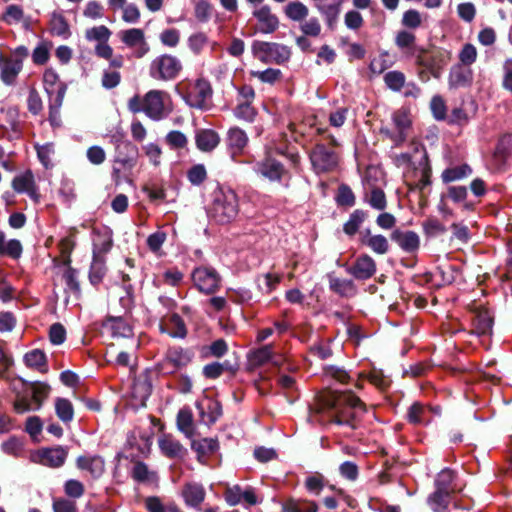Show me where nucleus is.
I'll return each mask as SVG.
<instances>
[{"label":"nucleus","mask_w":512,"mask_h":512,"mask_svg":"<svg viewBox=\"0 0 512 512\" xmlns=\"http://www.w3.org/2000/svg\"><path fill=\"white\" fill-rule=\"evenodd\" d=\"M365 404L352 392L325 390L320 392L310 408L311 417L323 424L345 425L355 429Z\"/></svg>","instance_id":"obj_1"},{"label":"nucleus","mask_w":512,"mask_h":512,"mask_svg":"<svg viewBox=\"0 0 512 512\" xmlns=\"http://www.w3.org/2000/svg\"><path fill=\"white\" fill-rule=\"evenodd\" d=\"M239 201L237 194L228 187L219 186L212 192V201L208 215L219 224H228L238 215Z\"/></svg>","instance_id":"obj_2"},{"label":"nucleus","mask_w":512,"mask_h":512,"mask_svg":"<svg viewBox=\"0 0 512 512\" xmlns=\"http://www.w3.org/2000/svg\"><path fill=\"white\" fill-rule=\"evenodd\" d=\"M411 126L412 119L409 109L401 107L392 113L391 127H382L381 133L385 134L395 145H400L406 140Z\"/></svg>","instance_id":"obj_3"},{"label":"nucleus","mask_w":512,"mask_h":512,"mask_svg":"<svg viewBox=\"0 0 512 512\" xmlns=\"http://www.w3.org/2000/svg\"><path fill=\"white\" fill-rule=\"evenodd\" d=\"M169 97L157 90H151L144 96V113L153 120H160L170 112Z\"/></svg>","instance_id":"obj_4"},{"label":"nucleus","mask_w":512,"mask_h":512,"mask_svg":"<svg viewBox=\"0 0 512 512\" xmlns=\"http://www.w3.org/2000/svg\"><path fill=\"white\" fill-rule=\"evenodd\" d=\"M11 187L18 194H26L34 203L41 200L39 186L31 169L16 174L11 181Z\"/></svg>","instance_id":"obj_5"},{"label":"nucleus","mask_w":512,"mask_h":512,"mask_svg":"<svg viewBox=\"0 0 512 512\" xmlns=\"http://www.w3.org/2000/svg\"><path fill=\"white\" fill-rule=\"evenodd\" d=\"M180 87L186 89L185 100L189 106L199 109L207 107L212 89L206 80L198 79L188 87H185V84L182 83Z\"/></svg>","instance_id":"obj_6"},{"label":"nucleus","mask_w":512,"mask_h":512,"mask_svg":"<svg viewBox=\"0 0 512 512\" xmlns=\"http://www.w3.org/2000/svg\"><path fill=\"white\" fill-rule=\"evenodd\" d=\"M254 51L260 61L278 64L287 62L291 55L289 47L278 43L262 42L254 45Z\"/></svg>","instance_id":"obj_7"},{"label":"nucleus","mask_w":512,"mask_h":512,"mask_svg":"<svg viewBox=\"0 0 512 512\" xmlns=\"http://www.w3.org/2000/svg\"><path fill=\"white\" fill-rule=\"evenodd\" d=\"M192 360V354L181 347H172L166 353L165 358L158 364V369L163 374H173L178 369L187 366Z\"/></svg>","instance_id":"obj_8"},{"label":"nucleus","mask_w":512,"mask_h":512,"mask_svg":"<svg viewBox=\"0 0 512 512\" xmlns=\"http://www.w3.org/2000/svg\"><path fill=\"white\" fill-rule=\"evenodd\" d=\"M310 160L317 173L332 171L338 165V155L323 144H317L312 149Z\"/></svg>","instance_id":"obj_9"},{"label":"nucleus","mask_w":512,"mask_h":512,"mask_svg":"<svg viewBox=\"0 0 512 512\" xmlns=\"http://www.w3.org/2000/svg\"><path fill=\"white\" fill-rule=\"evenodd\" d=\"M192 280L197 289L205 294H212L220 284V277L217 272L208 267H198L192 273Z\"/></svg>","instance_id":"obj_10"},{"label":"nucleus","mask_w":512,"mask_h":512,"mask_svg":"<svg viewBox=\"0 0 512 512\" xmlns=\"http://www.w3.org/2000/svg\"><path fill=\"white\" fill-rule=\"evenodd\" d=\"M431 174V166L425 156L419 162L418 167L413 171L412 176L407 180L409 190H417L424 195L431 185Z\"/></svg>","instance_id":"obj_11"},{"label":"nucleus","mask_w":512,"mask_h":512,"mask_svg":"<svg viewBox=\"0 0 512 512\" xmlns=\"http://www.w3.org/2000/svg\"><path fill=\"white\" fill-rule=\"evenodd\" d=\"M75 465L92 479H99L105 472V460L97 454L80 455L76 458Z\"/></svg>","instance_id":"obj_12"},{"label":"nucleus","mask_w":512,"mask_h":512,"mask_svg":"<svg viewBox=\"0 0 512 512\" xmlns=\"http://www.w3.org/2000/svg\"><path fill=\"white\" fill-rule=\"evenodd\" d=\"M224 497L230 506H235L241 503L247 506H253L260 502L255 489L251 487L243 489L239 485L227 487Z\"/></svg>","instance_id":"obj_13"},{"label":"nucleus","mask_w":512,"mask_h":512,"mask_svg":"<svg viewBox=\"0 0 512 512\" xmlns=\"http://www.w3.org/2000/svg\"><path fill=\"white\" fill-rule=\"evenodd\" d=\"M68 452L61 446L54 448L40 449L32 455L34 462L57 468L62 466L67 458Z\"/></svg>","instance_id":"obj_14"},{"label":"nucleus","mask_w":512,"mask_h":512,"mask_svg":"<svg viewBox=\"0 0 512 512\" xmlns=\"http://www.w3.org/2000/svg\"><path fill=\"white\" fill-rule=\"evenodd\" d=\"M93 256L104 257L113 245V232L109 227L93 228Z\"/></svg>","instance_id":"obj_15"},{"label":"nucleus","mask_w":512,"mask_h":512,"mask_svg":"<svg viewBox=\"0 0 512 512\" xmlns=\"http://www.w3.org/2000/svg\"><path fill=\"white\" fill-rule=\"evenodd\" d=\"M343 2L344 0H318L315 4L330 29H334L338 22Z\"/></svg>","instance_id":"obj_16"},{"label":"nucleus","mask_w":512,"mask_h":512,"mask_svg":"<svg viewBox=\"0 0 512 512\" xmlns=\"http://www.w3.org/2000/svg\"><path fill=\"white\" fill-rule=\"evenodd\" d=\"M18 386H27L26 390L31 392L32 401L34 403V408L39 409L43 403V401L47 398L50 387L47 384L41 382H34L27 385L21 379L13 380L11 383V387L14 391L18 389Z\"/></svg>","instance_id":"obj_17"},{"label":"nucleus","mask_w":512,"mask_h":512,"mask_svg":"<svg viewBox=\"0 0 512 512\" xmlns=\"http://www.w3.org/2000/svg\"><path fill=\"white\" fill-rule=\"evenodd\" d=\"M348 271L357 279H368L374 275L376 263L369 255H361L355 260Z\"/></svg>","instance_id":"obj_18"},{"label":"nucleus","mask_w":512,"mask_h":512,"mask_svg":"<svg viewBox=\"0 0 512 512\" xmlns=\"http://www.w3.org/2000/svg\"><path fill=\"white\" fill-rule=\"evenodd\" d=\"M253 16L259 23V30L263 33H272L279 26V20L276 15L271 12L269 6L264 5L253 12Z\"/></svg>","instance_id":"obj_19"},{"label":"nucleus","mask_w":512,"mask_h":512,"mask_svg":"<svg viewBox=\"0 0 512 512\" xmlns=\"http://www.w3.org/2000/svg\"><path fill=\"white\" fill-rule=\"evenodd\" d=\"M161 452L168 458H182L186 453L183 445L172 435L163 434L158 439Z\"/></svg>","instance_id":"obj_20"},{"label":"nucleus","mask_w":512,"mask_h":512,"mask_svg":"<svg viewBox=\"0 0 512 512\" xmlns=\"http://www.w3.org/2000/svg\"><path fill=\"white\" fill-rule=\"evenodd\" d=\"M197 409L201 420L207 425L214 423L222 414L220 404L212 399H204L198 402Z\"/></svg>","instance_id":"obj_21"},{"label":"nucleus","mask_w":512,"mask_h":512,"mask_svg":"<svg viewBox=\"0 0 512 512\" xmlns=\"http://www.w3.org/2000/svg\"><path fill=\"white\" fill-rule=\"evenodd\" d=\"M391 238L406 252H414L420 245L419 236L413 231L396 230L392 233Z\"/></svg>","instance_id":"obj_22"},{"label":"nucleus","mask_w":512,"mask_h":512,"mask_svg":"<svg viewBox=\"0 0 512 512\" xmlns=\"http://www.w3.org/2000/svg\"><path fill=\"white\" fill-rule=\"evenodd\" d=\"M121 41L129 47H138L141 54L146 53L148 50L147 44L145 43L144 32L138 28H131L119 33Z\"/></svg>","instance_id":"obj_23"},{"label":"nucleus","mask_w":512,"mask_h":512,"mask_svg":"<svg viewBox=\"0 0 512 512\" xmlns=\"http://www.w3.org/2000/svg\"><path fill=\"white\" fill-rule=\"evenodd\" d=\"M185 503L191 507H198L205 499V490L198 483H187L182 490Z\"/></svg>","instance_id":"obj_24"},{"label":"nucleus","mask_w":512,"mask_h":512,"mask_svg":"<svg viewBox=\"0 0 512 512\" xmlns=\"http://www.w3.org/2000/svg\"><path fill=\"white\" fill-rule=\"evenodd\" d=\"M191 447L197 453L198 461L204 463L207 457L217 451L218 442L213 438H203L199 440H193Z\"/></svg>","instance_id":"obj_25"},{"label":"nucleus","mask_w":512,"mask_h":512,"mask_svg":"<svg viewBox=\"0 0 512 512\" xmlns=\"http://www.w3.org/2000/svg\"><path fill=\"white\" fill-rule=\"evenodd\" d=\"M492 317L487 310H479L473 314L472 327L473 332L478 335L489 334L492 330Z\"/></svg>","instance_id":"obj_26"},{"label":"nucleus","mask_w":512,"mask_h":512,"mask_svg":"<svg viewBox=\"0 0 512 512\" xmlns=\"http://www.w3.org/2000/svg\"><path fill=\"white\" fill-rule=\"evenodd\" d=\"M23 247L19 240L11 239L6 241L5 233L0 230V256H8L12 259H19Z\"/></svg>","instance_id":"obj_27"},{"label":"nucleus","mask_w":512,"mask_h":512,"mask_svg":"<svg viewBox=\"0 0 512 512\" xmlns=\"http://www.w3.org/2000/svg\"><path fill=\"white\" fill-rule=\"evenodd\" d=\"M196 145L205 152L213 150L219 144V136L210 129H203L196 133Z\"/></svg>","instance_id":"obj_28"},{"label":"nucleus","mask_w":512,"mask_h":512,"mask_svg":"<svg viewBox=\"0 0 512 512\" xmlns=\"http://www.w3.org/2000/svg\"><path fill=\"white\" fill-rule=\"evenodd\" d=\"M162 330L167 332L170 336L178 338L185 337L187 333L184 321L177 314L171 315L163 322Z\"/></svg>","instance_id":"obj_29"},{"label":"nucleus","mask_w":512,"mask_h":512,"mask_svg":"<svg viewBox=\"0 0 512 512\" xmlns=\"http://www.w3.org/2000/svg\"><path fill=\"white\" fill-rule=\"evenodd\" d=\"M103 327L114 337H129L132 334L131 326L122 318H109Z\"/></svg>","instance_id":"obj_30"},{"label":"nucleus","mask_w":512,"mask_h":512,"mask_svg":"<svg viewBox=\"0 0 512 512\" xmlns=\"http://www.w3.org/2000/svg\"><path fill=\"white\" fill-rule=\"evenodd\" d=\"M248 138L245 132L239 128H231L228 132L227 143L232 154L240 153L247 145Z\"/></svg>","instance_id":"obj_31"},{"label":"nucleus","mask_w":512,"mask_h":512,"mask_svg":"<svg viewBox=\"0 0 512 512\" xmlns=\"http://www.w3.org/2000/svg\"><path fill=\"white\" fill-rule=\"evenodd\" d=\"M258 172L270 180H279L284 173V168L279 162L267 158L258 165Z\"/></svg>","instance_id":"obj_32"},{"label":"nucleus","mask_w":512,"mask_h":512,"mask_svg":"<svg viewBox=\"0 0 512 512\" xmlns=\"http://www.w3.org/2000/svg\"><path fill=\"white\" fill-rule=\"evenodd\" d=\"M131 473L133 479L138 482L153 484L158 481L156 472L150 470L148 466L141 461L134 463Z\"/></svg>","instance_id":"obj_33"},{"label":"nucleus","mask_w":512,"mask_h":512,"mask_svg":"<svg viewBox=\"0 0 512 512\" xmlns=\"http://www.w3.org/2000/svg\"><path fill=\"white\" fill-rule=\"evenodd\" d=\"M362 243L369 247L373 252L377 254H385L388 252L389 243L385 236L376 234L373 235L370 232L362 238Z\"/></svg>","instance_id":"obj_34"},{"label":"nucleus","mask_w":512,"mask_h":512,"mask_svg":"<svg viewBox=\"0 0 512 512\" xmlns=\"http://www.w3.org/2000/svg\"><path fill=\"white\" fill-rule=\"evenodd\" d=\"M472 73L469 66H452L449 76V83L452 87L466 85L471 81Z\"/></svg>","instance_id":"obj_35"},{"label":"nucleus","mask_w":512,"mask_h":512,"mask_svg":"<svg viewBox=\"0 0 512 512\" xmlns=\"http://www.w3.org/2000/svg\"><path fill=\"white\" fill-rule=\"evenodd\" d=\"M431 408L420 403H414L408 410V420L413 424H426L431 421L429 416Z\"/></svg>","instance_id":"obj_36"},{"label":"nucleus","mask_w":512,"mask_h":512,"mask_svg":"<svg viewBox=\"0 0 512 512\" xmlns=\"http://www.w3.org/2000/svg\"><path fill=\"white\" fill-rule=\"evenodd\" d=\"M24 362L28 367L40 372H45L47 370L46 356L44 352L39 349L27 352L24 356Z\"/></svg>","instance_id":"obj_37"},{"label":"nucleus","mask_w":512,"mask_h":512,"mask_svg":"<svg viewBox=\"0 0 512 512\" xmlns=\"http://www.w3.org/2000/svg\"><path fill=\"white\" fill-rule=\"evenodd\" d=\"M285 15L293 21H302L308 14V7L299 1L289 2L284 8Z\"/></svg>","instance_id":"obj_38"},{"label":"nucleus","mask_w":512,"mask_h":512,"mask_svg":"<svg viewBox=\"0 0 512 512\" xmlns=\"http://www.w3.org/2000/svg\"><path fill=\"white\" fill-rule=\"evenodd\" d=\"M180 71V66H151L150 75L159 81L175 79Z\"/></svg>","instance_id":"obj_39"},{"label":"nucleus","mask_w":512,"mask_h":512,"mask_svg":"<svg viewBox=\"0 0 512 512\" xmlns=\"http://www.w3.org/2000/svg\"><path fill=\"white\" fill-rule=\"evenodd\" d=\"M471 173H472L471 168L468 165L463 164L460 166H455V167H450V168L445 169L442 172L441 178H442L443 182L449 183V182H453V181L465 178V177L469 176Z\"/></svg>","instance_id":"obj_40"},{"label":"nucleus","mask_w":512,"mask_h":512,"mask_svg":"<svg viewBox=\"0 0 512 512\" xmlns=\"http://www.w3.org/2000/svg\"><path fill=\"white\" fill-rule=\"evenodd\" d=\"M145 507L149 512H182L175 504L163 503L160 498L155 496L145 499Z\"/></svg>","instance_id":"obj_41"},{"label":"nucleus","mask_w":512,"mask_h":512,"mask_svg":"<svg viewBox=\"0 0 512 512\" xmlns=\"http://www.w3.org/2000/svg\"><path fill=\"white\" fill-rule=\"evenodd\" d=\"M37 157L45 168H51L54 164L55 148L52 143L35 145Z\"/></svg>","instance_id":"obj_42"},{"label":"nucleus","mask_w":512,"mask_h":512,"mask_svg":"<svg viewBox=\"0 0 512 512\" xmlns=\"http://www.w3.org/2000/svg\"><path fill=\"white\" fill-rule=\"evenodd\" d=\"M55 411L58 418L63 422H70L74 416V409L71 401L65 398L55 400Z\"/></svg>","instance_id":"obj_43"},{"label":"nucleus","mask_w":512,"mask_h":512,"mask_svg":"<svg viewBox=\"0 0 512 512\" xmlns=\"http://www.w3.org/2000/svg\"><path fill=\"white\" fill-rule=\"evenodd\" d=\"M106 273L104 257L93 256V261L90 268L89 278L92 284H99Z\"/></svg>","instance_id":"obj_44"},{"label":"nucleus","mask_w":512,"mask_h":512,"mask_svg":"<svg viewBox=\"0 0 512 512\" xmlns=\"http://www.w3.org/2000/svg\"><path fill=\"white\" fill-rule=\"evenodd\" d=\"M453 480V472L450 469H443L436 478V489L450 494L454 491Z\"/></svg>","instance_id":"obj_45"},{"label":"nucleus","mask_w":512,"mask_h":512,"mask_svg":"<svg viewBox=\"0 0 512 512\" xmlns=\"http://www.w3.org/2000/svg\"><path fill=\"white\" fill-rule=\"evenodd\" d=\"M167 239V235L163 231H156L148 236L147 238V246L151 252L156 254L157 256H162L163 252L161 250L162 245Z\"/></svg>","instance_id":"obj_46"},{"label":"nucleus","mask_w":512,"mask_h":512,"mask_svg":"<svg viewBox=\"0 0 512 512\" xmlns=\"http://www.w3.org/2000/svg\"><path fill=\"white\" fill-rule=\"evenodd\" d=\"M317 505L311 501L290 500L285 503V512H317Z\"/></svg>","instance_id":"obj_47"},{"label":"nucleus","mask_w":512,"mask_h":512,"mask_svg":"<svg viewBox=\"0 0 512 512\" xmlns=\"http://www.w3.org/2000/svg\"><path fill=\"white\" fill-rule=\"evenodd\" d=\"M365 213L361 210H355L351 215L349 220L344 224V232L347 235H354L362 222L365 219Z\"/></svg>","instance_id":"obj_48"},{"label":"nucleus","mask_w":512,"mask_h":512,"mask_svg":"<svg viewBox=\"0 0 512 512\" xmlns=\"http://www.w3.org/2000/svg\"><path fill=\"white\" fill-rule=\"evenodd\" d=\"M63 96H64V91H63L62 87L59 86L54 104L50 105V109H49V122L54 127H58L60 125L59 108L62 105Z\"/></svg>","instance_id":"obj_49"},{"label":"nucleus","mask_w":512,"mask_h":512,"mask_svg":"<svg viewBox=\"0 0 512 512\" xmlns=\"http://www.w3.org/2000/svg\"><path fill=\"white\" fill-rule=\"evenodd\" d=\"M371 207L376 210H384L387 206L385 193L381 189H373L365 197Z\"/></svg>","instance_id":"obj_50"},{"label":"nucleus","mask_w":512,"mask_h":512,"mask_svg":"<svg viewBox=\"0 0 512 512\" xmlns=\"http://www.w3.org/2000/svg\"><path fill=\"white\" fill-rule=\"evenodd\" d=\"M64 492L70 498H81L85 493L84 484L77 479H69L64 483Z\"/></svg>","instance_id":"obj_51"},{"label":"nucleus","mask_w":512,"mask_h":512,"mask_svg":"<svg viewBox=\"0 0 512 512\" xmlns=\"http://www.w3.org/2000/svg\"><path fill=\"white\" fill-rule=\"evenodd\" d=\"M252 102L253 101H238L234 110L236 117L245 121H252L256 115V111L251 105Z\"/></svg>","instance_id":"obj_52"},{"label":"nucleus","mask_w":512,"mask_h":512,"mask_svg":"<svg viewBox=\"0 0 512 512\" xmlns=\"http://www.w3.org/2000/svg\"><path fill=\"white\" fill-rule=\"evenodd\" d=\"M448 498V493L436 489L429 498V504L435 512H442L447 507Z\"/></svg>","instance_id":"obj_53"},{"label":"nucleus","mask_w":512,"mask_h":512,"mask_svg":"<svg viewBox=\"0 0 512 512\" xmlns=\"http://www.w3.org/2000/svg\"><path fill=\"white\" fill-rule=\"evenodd\" d=\"M272 356L270 346H263L253 351L249 357L250 363L254 366H261L267 363Z\"/></svg>","instance_id":"obj_54"},{"label":"nucleus","mask_w":512,"mask_h":512,"mask_svg":"<svg viewBox=\"0 0 512 512\" xmlns=\"http://www.w3.org/2000/svg\"><path fill=\"white\" fill-rule=\"evenodd\" d=\"M384 80L386 85L394 91H399L405 84V76L399 71L388 72L384 76Z\"/></svg>","instance_id":"obj_55"},{"label":"nucleus","mask_w":512,"mask_h":512,"mask_svg":"<svg viewBox=\"0 0 512 512\" xmlns=\"http://www.w3.org/2000/svg\"><path fill=\"white\" fill-rule=\"evenodd\" d=\"M51 31L58 36L67 37L69 35V25L63 16L57 14L52 16Z\"/></svg>","instance_id":"obj_56"},{"label":"nucleus","mask_w":512,"mask_h":512,"mask_svg":"<svg viewBox=\"0 0 512 512\" xmlns=\"http://www.w3.org/2000/svg\"><path fill=\"white\" fill-rule=\"evenodd\" d=\"M339 473L341 477L354 482L358 479L359 468L354 462L345 461L339 466Z\"/></svg>","instance_id":"obj_57"},{"label":"nucleus","mask_w":512,"mask_h":512,"mask_svg":"<svg viewBox=\"0 0 512 512\" xmlns=\"http://www.w3.org/2000/svg\"><path fill=\"white\" fill-rule=\"evenodd\" d=\"M122 9V19L126 23L129 24H135L139 21L141 13L139 8L133 4H124L123 7H120Z\"/></svg>","instance_id":"obj_58"},{"label":"nucleus","mask_w":512,"mask_h":512,"mask_svg":"<svg viewBox=\"0 0 512 512\" xmlns=\"http://www.w3.org/2000/svg\"><path fill=\"white\" fill-rule=\"evenodd\" d=\"M144 154L148 157L151 164L159 166L161 163L162 149L155 143H148L142 147Z\"/></svg>","instance_id":"obj_59"},{"label":"nucleus","mask_w":512,"mask_h":512,"mask_svg":"<svg viewBox=\"0 0 512 512\" xmlns=\"http://www.w3.org/2000/svg\"><path fill=\"white\" fill-rule=\"evenodd\" d=\"M111 35L110 30L106 26H97L86 31V38L88 40H96L98 43L107 42Z\"/></svg>","instance_id":"obj_60"},{"label":"nucleus","mask_w":512,"mask_h":512,"mask_svg":"<svg viewBox=\"0 0 512 512\" xmlns=\"http://www.w3.org/2000/svg\"><path fill=\"white\" fill-rule=\"evenodd\" d=\"M252 75L257 77L261 82L274 83L281 79V71L275 68H267L264 71H253Z\"/></svg>","instance_id":"obj_61"},{"label":"nucleus","mask_w":512,"mask_h":512,"mask_svg":"<svg viewBox=\"0 0 512 512\" xmlns=\"http://www.w3.org/2000/svg\"><path fill=\"white\" fill-rule=\"evenodd\" d=\"M166 143L172 148V149H182L184 148L187 143V137L180 131H171L169 132L165 137Z\"/></svg>","instance_id":"obj_62"},{"label":"nucleus","mask_w":512,"mask_h":512,"mask_svg":"<svg viewBox=\"0 0 512 512\" xmlns=\"http://www.w3.org/2000/svg\"><path fill=\"white\" fill-rule=\"evenodd\" d=\"M458 16L465 22H472L476 15V7L471 2L460 3L457 6Z\"/></svg>","instance_id":"obj_63"},{"label":"nucleus","mask_w":512,"mask_h":512,"mask_svg":"<svg viewBox=\"0 0 512 512\" xmlns=\"http://www.w3.org/2000/svg\"><path fill=\"white\" fill-rule=\"evenodd\" d=\"M336 199H337L338 204L342 205V206H353L355 203L354 193L346 185H341L338 188V193H337Z\"/></svg>","instance_id":"obj_64"}]
</instances>
